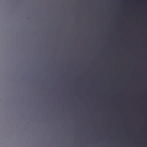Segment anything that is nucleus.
I'll return each instance as SVG.
<instances>
[{"mask_svg": "<svg viewBox=\"0 0 147 147\" xmlns=\"http://www.w3.org/2000/svg\"><path fill=\"white\" fill-rule=\"evenodd\" d=\"M138 102H139L138 101H136V103H138Z\"/></svg>", "mask_w": 147, "mask_h": 147, "instance_id": "obj_5", "label": "nucleus"}, {"mask_svg": "<svg viewBox=\"0 0 147 147\" xmlns=\"http://www.w3.org/2000/svg\"><path fill=\"white\" fill-rule=\"evenodd\" d=\"M135 118L136 120H138V121L140 120L139 118L138 117V116L137 115L135 114Z\"/></svg>", "mask_w": 147, "mask_h": 147, "instance_id": "obj_2", "label": "nucleus"}, {"mask_svg": "<svg viewBox=\"0 0 147 147\" xmlns=\"http://www.w3.org/2000/svg\"><path fill=\"white\" fill-rule=\"evenodd\" d=\"M135 111L136 112V111H137L136 110V109H135Z\"/></svg>", "mask_w": 147, "mask_h": 147, "instance_id": "obj_7", "label": "nucleus"}, {"mask_svg": "<svg viewBox=\"0 0 147 147\" xmlns=\"http://www.w3.org/2000/svg\"><path fill=\"white\" fill-rule=\"evenodd\" d=\"M135 35L136 36H138V31H136L135 32Z\"/></svg>", "mask_w": 147, "mask_h": 147, "instance_id": "obj_3", "label": "nucleus"}, {"mask_svg": "<svg viewBox=\"0 0 147 147\" xmlns=\"http://www.w3.org/2000/svg\"><path fill=\"white\" fill-rule=\"evenodd\" d=\"M140 94H138V96H140Z\"/></svg>", "mask_w": 147, "mask_h": 147, "instance_id": "obj_8", "label": "nucleus"}, {"mask_svg": "<svg viewBox=\"0 0 147 147\" xmlns=\"http://www.w3.org/2000/svg\"><path fill=\"white\" fill-rule=\"evenodd\" d=\"M136 2L140 3V0H136Z\"/></svg>", "mask_w": 147, "mask_h": 147, "instance_id": "obj_4", "label": "nucleus"}, {"mask_svg": "<svg viewBox=\"0 0 147 147\" xmlns=\"http://www.w3.org/2000/svg\"><path fill=\"white\" fill-rule=\"evenodd\" d=\"M136 75H138V72H137L136 74Z\"/></svg>", "mask_w": 147, "mask_h": 147, "instance_id": "obj_6", "label": "nucleus"}, {"mask_svg": "<svg viewBox=\"0 0 147 147\" xmlns=\"http://www.w3.org/2000/svg\"><path fill=\"white\" fill-rule=\"evenodd\" d=\"M127 55H129V0H127Z\"/></svg>", "mask_w": 147, "mask_h": 147, "instance_id": "obj_1", "label": "nucleus"}, {"mask_svg": "<svg viewBox=\"0 0 147 147\" xmlns=\"http://www.w3.org/2000/svg\"><path fill=\"white\" fill-rule=\"evenodd\" d=\"M121 10H120V12H121Z\"/></svg>", "mask_w": 147, "mask_h": 147, "instance_id": "obj_9", "label": "nucleus"}]
</instances>
